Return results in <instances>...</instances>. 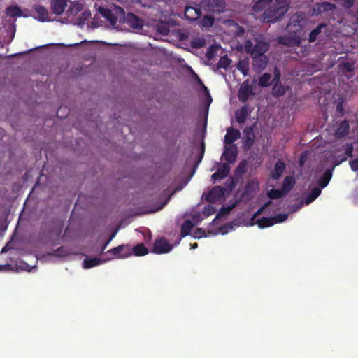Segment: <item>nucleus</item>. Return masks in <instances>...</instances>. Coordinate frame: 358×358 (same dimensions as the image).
Returning <instances> with one entry per match:
<instances>
[{"mask_svg":"<svg viewBox=\"0 0 358 358\" xmlns=\"http://www.w3.org/2000/svg\"><path fill=\"white\" fill-rule=\"evenodd\" d=\"M257 224L260 229L269 227L274 225L273 217H262L257 220Z\"/></svg>","mask_w":358,"mask_h":358,"instance_id":"cd10ccee","label":"nucleus"},{"mask_svg":"<svg viewBox=\"0 0 358 358\" xmlns=\"http://www.w3.org/2000/svg\"><path fill=\"white\" fill-rule=\"evenodd\" d=\"M252 66L255 71L264 69L268 62L267 56H252Z\"/></svg>","mask_w":358,"mask_h":358,"instance_id":"f8f14e48","label":"nucleus"},{"mask_svg":"<svg viewBox=\"0 0 358 358\" xmlns=\"http://www.w3.org/2000/svg\"><path fill=\"white\" fill-rule=\"evenodd\" d=\"M203 87H204L205 90L207 92L208 94L209 95V92H208L207 87L205 86H203Z\"/></svg>","mask_w":358,"mask_h":358,"instance_id":"0e129e2a","label":"nucleus"},{"mask_svg":"<svg viewBox=\"0 0 358 358\" xmlns=\"http://www.w3.org/2000/svg\"><path fill=\"white\" fill-rule=\"evenodd\" d=\"M326 27V24L324 23L320 24L315 29H313L310 34H309V38L308 41L310 43L315 42L319 34L321 33L322 28H324Z\"/></svg>","mask_w":358,"mask_h":358,"instance_id":"473e14b6","label":"nucleus"},{"mask_svg":"<svg viewBox=\"0 0 358 358\" xmlns=\"http://www.w3.org/2000/svg\"><path fill=\"white\" fill-rule=\"evenodd\" d=\"M5 252V248H3L1 250V252Z\"/></svg>","mask_w":358,"mask_h":358,"instance_id":"69168bd1","label":"nucleus"},{"mask_svg":"<svg viewBox=\"0 0 358 358\" xmlns=\"http://www.w3.org/2000/svg\"><path fill=\"white\" fill-rule=\"evenodd\" d=\"M321 194V189L317 187H313L310 192L305 198V203L308 205L313 202Z\"/></svg>","mask_w":358,"mask_h":358,"instance_id":"5701e85b","label":"nucleus"},{"mask_svg":"<svg viewBox=\"0 0 358 358\" xmlns=\"http://www.w3.org/2000/svg\"><path fill=\"white\" fill-rule=\"evenodd\" d=\"M289 87L285 86L281 84H275L273 86V95L275 97L282 96L285 94L287 91L288 90Z\"/></svg>","mask_w":358,"mask_h":358,"instance_id":"b1692460","label":"nucleus"},{"mask_svg":"<svg viewBox=\"0 0 358 358\" xmlns=\"http://www.w3.org/2000/svg\"><path fill=\"white\" fill-rule=\"evenodd\" d=\"M148 253V248L143 244H138L131 248V255L143 256Z\"/></svg>","mask_w":358,"mask_h":358,"instance_id":"c756f323","label":"nucleus"},{"mask_svg":"<svg viewBox=\"0 0 358 358\" xmlns=\"http://www.w3.org/2000/svg\"><path fill=\"white\" fill-rule=\"evenodd\" d=\"M285 169V162L281 159H278L275 164L274 169L271 173V177L274 180H278L282 175Z\"/></svg>","mask_w":358,"mask_h":358,"instance_id":"dca6fc26","label":"nucleus"},{"mask_svg":"<svg viewBox=\"0 0 358 358\" xmlns=\"http://www.w3.org/2000/svg\"><path fill=\"white\" fill-rule=\"evenodd\" d=\"M238 69L244 75L247 76L248 72V66L240 62L237 66Z\"/></svg>","mask_w":358,"mask_h":358,"instance_id":"49530a36","label":"nucleus"},{"mask_svg":"<svg viewBox=\"0 0 358 358\" xmlns=\"http://www.w3.org/2000/svg\"><path fill=\"white\" fill-rule=\"evenodd\" d=\"M69 110L67 107L60 106L57 110V115L60 118H63L69 115Z\"/></svg>","mask_w":358,"mask_h":358,"instance_id":"ea45409f","label":"nucleus"},{"mask_svg":"<svg viewBox=\"0 0 358 358\" xmlns=\"http://www.w3.org/2000/svg\"><path fill=\"white\" fill-rule=\"evenodd\" d=\"M238 155L237 148L235 145L231 146H225L222 157L230 164L236 162Z\"/></svg>","mask_w":358,"mask_h":358,"instance_id":"1a4fd4ad","label":"nucleus"},{"mask_svg":"<svg viewBox=\"0 0 358 358\" xmlns=\"http://www.w3.org/2000/svg\"><path fill=\"white\" fill-rule=\"evenodd\" d=\"M125 22L135 29H141L143 27V21L133 13H128L125 16Z\"/></svg>","mask_w":358,"mask_h":358,"instance_id":"0eeeda50","label":"nucleus"},{"mask_svg":"<svg viewBox=\"0 0 358 358\" xmlns=\"http://www.w3.org/2000/svg\"><path fill=\"white\" fill-rule=\"evenodd\" d=\"M288 218L287 214L280 213L273 217L274 224L277 223H281L285 222Z\"/></svg>","mask_w":358,"mask_h":358,"instance_id":"a19ab883","label":"nucleus"},{"mask_svg":"<svg viewBox=\"0 0 358 358\" xmlns=\"http://www.w3.org/2000/svg\"><path fill=\"white\" fill-rule=\"evenodd\" d=\"M244 143L245 145L250 148L255 142V135L252 127H246L244 131Z\"/></svg>","mask_w":358,"mask_h":358,"instance_id":"aec40b11","label":"nucleus"},{"mask_svg":"<svg viewBox=\"0 0 358 358\" xmlns=\"http://www.w3.org/2000/svg\"><path fill=\"white\" fill-rule=\"evenodd\" d=\"M344 67L345 69L348 71V72H350L353 70V67H352V65L349 63V62H346L344 64Z\"/></svg>","mask_w":358,"mask_h":358,"instance_id":"4d7b16f0","label":"nucleus"},{"mask_svg":"<svg viewBox=\"0 0 358 358\" xmlns=\"http://www.w3.org/2000/svg\"><path fill=\"white\" fill-rule=\"evenodd\" d=\"M198 247V244L197 243H194L192 245V248H196Z\"/></svg>","mask_w":358,"mask_h":358,"instance_id":"680f3d73","label":"nucleus"},{"mask_svg":"<svg viewBox=\"0 0 358 358\" xmlns=\"http://www.w3.org/2000/svg\"><path fill=\"white\" fill-rule=\"evenodd\" d=\"M248 115V105L245 104L236 112V119L238 124H243L245 122Z\"/></svg>","mask_w":358,"mask_h":358,"instance_id":"412c9836","label":"nucleus"},{"mask_svg":"<svg viewBox=\"0 0 358 358\" xmlns=\"http://www.w3.org/2000/svg\"><path fill=\"white\" fill-rule=\"evenodd\" d=\"M287 11L285 6H273L267 8L262 15V20L265 23L275 22Z\"/></svg>","mask_w":358,"mask_h":358,"instance_id":"f257e3e1","label":"nucleus"},{"mask_svg":"<svg viewBox=\"0 0 358 358\" xmlns=\"http://www.w3.org/2000/svg\"><path fill=\"white\" fill-rule=\"evenodd\" d=\"M214 17L212 15H205L201 21V25L205 28L211 27L214 24Z\"/></svg>","mask_w":358,"mask_h":358,"instance_id":"c9c22d12","label":"nucleus"},{"mask_svg":"<svg viewBox=\"0 0 358 358\" xmlns=\"http://www.w3.org/2000/svg\"><path fill=\"white\" fill-rule=\"evenodd\" d=\"M251 95H254L252 87L248 84V80H245L239 88L238 92V100L241 103H245Z\"/></svg>","mask_w":358,"mask_h":358,"instance_id":"39448f33","label":"nucleus"},{"mask_svg":"<svg viewBox=\"0 0 358 358\" xmlns=\"http://www.w3.org/2000/svg\"><path fill=\"white\" fill-rule=\"evenodd\" d=\"M231 62V60L227 57V56H223L222 57L217 64V69H227V67L230 65Z\"/></svg>","mask_w":358,"mask_h":358,"instance_id":"e433bc0d","label":"nucleus"},{"mask_svg":"<svg viewBox=\"0 0 358 358\" xmlns=\"http://www.w3.org/2000/svg\"><path fill=\"white\" fill-rule=\"evenodd\" d=\"M113 255L112 258H127L131 256V248L129 245H120L107 251Z\"/></svg>","mask_w":358,"mask_h":358,"instance_id":"7ed1b4c3","label":"nucleus"},{"mask_svg":"<svg viewBox=\"0 0 358 358\" xmlns=\"http://www.w3.org/2000/svg\"><path fill=\"white\" fill-rule=\"evenodd\" d=\"M253 43L250 41H247L245 43V50L247 53H250L251 56L252 55V52L254 50Z\"/></svg>","mask_w":358,"mask_h":358,"instance_id":"a18cd8bd","label":"nucleus"},{"mask_svg":"<svg viewBox=\"0 0 358 358\" xmlns=\"http://www.w3.org/2000/svg\"><path fill=\"white\" fill-rule=\"evenodd\" d=\"M99 12L112 25H115L117 23V18L111 10H110L108 8L100 7L99 8Z\"/></svg>","mask_w":358,"mask_h":358,"instance_id":"a211bd4d","label":"nucleus"},{"mask_svg":"<svg viewBox=\"0 0 358 358\" xmlns=\"http://www.w3.org/2000/svg\"><path fill=\"white\" fill-rule=\"evenodd\" d=\"M346 160L347 157L345 156L335 157L333 161L334 166L332 168L334 169L335 166L340 165L342 162H345Z\"/></svg>","mask_w":358,"mask_h":358,"instance_id":"37998d69","label":"nucleus"},{"mask_svg":"<svg viewBox=\"0 0 358 358\" xmlns=\"http://www.w3.org/2000/svg\"><path fill=\"white\" fill-rule=\"evenodd\" d=\"M203 236H206V231L202 229H197L196 231V238H201Z\"/></svg>","mask_w":358,"mask_h":358,"instance_id":"864d4df0","label":"nucleus"},{"mask_svg":"<svg viewBox=\"0 0 358 358\" xmlns=\"http://www.w3.org/2000/svg\"><path fill=\"white\" fill-rule=\"evenodd\" d=\"M336 111L341 114V116L344 115V108L343 102H338L336 106Z\"/></svg>","mask_w":358,"mask_h":358,"instance_id":"603ef678","label":"nucleus"},{"mask_svg":"<svg viewBox=\"0 0 358 358\" xmlns=\"http://www.w3.org/2000/svg\"><path fill=\"white\" fill-rule=\"evenodd\" d=\"M336 6L335 4L324 1L317 4V8L319 13L333 11L336 9Z\"/></svg>","mask_w":358,"mask_h":358,"instance_id":"393cba45","label":"nucleus"},{"mask_svg":"<svg viewBox=\"0 0 358 358\" xmlns=\"http://www.w3.org/2000/svg\"><path fill=\"white\" fill-rule=\"evenodd\" d=\"M280 78H281V73H280V71L278 70L277 69H275L274 77L271 80L272 85H273L275 84H279L280 81Z\"/></svg>","mask_w":358,"mask_h":358,"instance_id":"79ce46f5","label":"nucleus"},{"mask_svg":"<svg viewBox=\"0 0 358 358\" xmlns=\"http://www.w3.org/2000/svg\"><path fill=\"white\" fill-rule=\"evenodd\" d=\"M201 6L208 11L221 13L225 8L224 0H202Z\"/></svg>","mask_w":358,"mask_h":358,"instance_id":"f03ea898","label":"nucleus"},{"mask_svg":"<svg viewBox=\"0 0 358 358\" xmlns=\"http://www.w3.org/2000/svg\"><path fill=\"white\" fill-rule=\"evenodd\" d=\"M204 150H205V145L204 143H202L201 148V152L197 156V164L200 163L204 155Z\"/></svg>","mask_w":358,"mask_h":358,"instance_id":"3c124183","label":"nucleus"},{"mask_svg":"<svg viewBox=\"0 0 358 358\" xmlns=\"http://www.w3.org/2000/svg\"><path fill=\"white\" fill-rule=\"evenodd\" d=\"M268 50V45L266 42L259 41L254 46L252 56H266L264 53Z\"/></svg>","mask_w":358,"mask_h":358,"instance_id":"f3484780","label":"nucleus"},{"mask_svg":"<svg viewBox=\"0 0 358 358\" xmlns=\"http://www.w3.org/2000/svg\"><path fill=\"white\" fill-rule=\"evenodd\" d=\"M278 6H285L288 8V4L287 3V0H275Z\"/></svg>","mask_w":358,"mask_h":358,"instance_id":"6e6d98bb","label":"nucleus"},{"mask_svg":"<svg viewBox=\"0 0 358 358\" xmlns=\"http://www.w3.org/2000/svg\"><path fill=\"white\" fill-rule=\"evenodd\" d=\"M234 187V181L231 180L230 187L232 189Z\"/></svg>","mask_w":358,"mask_h":358,"instance_id":"e2e57ef3","label":"nucleus"},{"mask_svg":"<svg viewBox=\"0 0 358 358\" xmlns=\"http://www.w3.org/2000/svg\"><path fill=\"white\" fill-rule=\"evenodd\" d=\"M273 0H258L253 5L255 11H260L264 9L267 5L270 4Z\"/></svg>","mask_w":358,"mask_h":358,"instance_id":"72a5a7b5","label":"nucleus"},{"mask_svg":"<svg viewBox=\"0 0 358 358\" xmlns=\"http://www.w3.org/2000/svg\"><path fill=\"white\" fill-rule=\"evenodd\" d=\"M6 12L8 16L12 17H20L22 15L21 9L17 6H10L7 7Z\"/></svg>","mask_w":358,"mask_h":358,"instance_id":"2f4dec72","label":"nucleus"},{"mask_svg":"<svg viewBox=\"0 0 358 358\" xmlns=\"http://www.w3.org/2000/svg\"><path fill=\"white\" fill-rule=\"evenodd\" d=\"M265 209V208L262 206L256 213L254 215V217L259 215V214H261L264 210Z\"/></svg>","mask_w":358,"mask_h":358,"instance_id":"13d9d810","label":"nucleus"},{"mask_svg":"<svg viewBox=\"0 0 358 358\" xmlns=\"http://www.w3.org/2000/svg\"><path fill=\"white\" fill-rule=\"evenodd\" d=\"M35 10L37 13L38 19L39 21H49L48 11L45 7L39 6H37Z\"/></svg>","mask_w":358,"mask_h":358,"instance_id":"a878e982","label":"nucleus"},{"mask_svg":"<svg viewBox=\"0 0 358 358\" xmlns=\"http://www.w3.org/2000/svg\"><path fill=\"white\" fill-rule=\"evenodd\" d=\"M248 162L246 160H242L236 169V173H244L247 171Z\"/></svg>","mask_w":358,"mask_h":358,"instance_id":"4c0bfd02","label":"nucleus"},{"mask_svg":"<svg viewBox=\"0 0 358 358\" xmlns=\"http://www.w3.org/2000/svg\"><path fill=\"white\" fill-rule=\"evenodd\" d=\"M272 203V201L270 200V201H268L266 203H265L263 206L266 208L267 207H268Z\"/></svg>","mask_w":358,"mask_h":358,"instance_id":"052dcab7","label":"nucleus"},{"mask_svg":"<svg viewBox=\"0 0 358 358\" xmlns=\"http://www.w3.org/2000/svg\"><path fill=\"white\" fill-rule=\"evenodd\" d=\"M271 74L268 73H264L262 75L259 79V85L261 87H269L271 83Z\"/></svg>","mask_w":358,"mask_h":358,"instance_id":"7c9ffc66","label":"nucleus"},{"mask_svg":"<svg viewBox=\"0 0 358 358\" xmlns=\"http://www.w3.org/2000/svg\"><path fill=\"white\" fill-rule=\"evenodd\" d=\"M115 235V232L105 242V243L103 244V245L101 248L102 252H103L105 250L107 245L109 244V243L111 241V240L114 238Z\"/></svg>","mask_w":358,"mask_h":358,"instance_id":"5fc2aeb1","label":"nucleus"},{"mask_svg":"<svg viewBox=\"0 0 358 358\" xmlns=\"http://www.w3.org/2000/svg\"><path fill=\"white\" fill-rule=\"evenodd\" d=\"M350 131V123L348 120H343L338 125L334 132L336 138L341 139L345 137Z\"/></svg>","mask_w":358,"mask_h":358,"instance_id":"6e6552de","label":"nucleus"},{"mask_svg":"<svg viewBox=\"0 0 358 358\" xmlns=\"http://www.w3.org/2000/svg\"><path fill=\"white\" fill-rule=\"evenodd\" d=\"M3 266H0V271L2 269Z\"/></svg>","mask_w":358,"mask_h":358,"instance_id":"338daca9","label":"nucleus"},{"mask_svg":"<svg viewBox=\"0 0 358 358\" xmlns=\"http://www.w3.org/2000/svg\"><path fill=\"white\" fill-rule=\"evenodd\" d=\"M193 227L192 221L189 220H185L181 225L180 236L183 238L188 236Z\"/></svg>","mask_w":358,"mask_h":358,"instance_id":"c85d7f7f","label":"nucleus"},{"mask_svg":"<svg viewBox=\"0 0 358 358\" xmlns=\"http://www.w3.org/2000/svg\"><path fill=\"white\" fill-rule=\"evenodd\" d=\"M173 248L172 245L164 237L157 239L153 245L152 252L156 254L167 253Z\"/></svg>","mask_w":358,"mask_h":358,"instance_id":"20e7f679","label":"nucleus"},{"mask_svg":"<svg viewBox=\"0 0 358 358\" xmlns=\"http://www.w3.org/2000/svg\"><path fill=\"white\" fill-rule=\"evenodd\" d=\"M230 172V167L227 164H224L220 166L217 171L211 176L213 180H220L229 175Z\"/></svg>","mask_w":358,"mask_h":358,"instance_id":"4468645a","label":"nucleus"},{"mask_svg":"<svg viewBox=\"0 0 358 358\" xmlns=\"http://www.w3.org/2000/svg\"><path fill=\"white\" fill-rule=\"evenodd\" d=\"M185 17L189 21H195L201 15V10L196 6H186L184 12Z\"/></svg>","mask_w":358,"mask_h":358,"instance_id":"9d476101","label":"nucleus"},{"mask_svg":"<svg viewBox=\"0 0 358 358\" xmlns=\"http://www.w3.org/2000/svg\"><path fill=\"white\" fill-rule=\"evenodd\" d=\"M333 170H334V168L327 169L324 171L323 175L319 178L317 182H318L319 186L321 188H324L328 185L330 180L331 179V177H332Z\"/></svg>","mask_w":358,"mask_h":358,"instance_id":"6ab92c4d","label":"nucleus"},{"mask_svg":"<svg viewBox=\"0 0 358 358\" xmlns=\"http://www.w3.org/2000/svg\"><path fill=\"white\" fill-rule=\"evenodd\" d=\"M352 152H353V146L351 143H347L346 148L345 150V157H352Z\"/></svg>","mask_w":358,"mask_h":358,"instance_id":"de8ad7c7","label":"nucleus"},{"mask_svg":"<svg viewBox=\"0 0 358 358\" xmlns=\"http://www.w3.org/2000/svg\"><path fill=\"white\" fill-rule=\"evenodd\" d=\"M70 0H51V9L55 15H62Z\"/></svg>","mask_w":358,"mask_h":358,"instance_id":"9b49d317","label":"nucleus"},{"mask_svg":"<svg viewBox=\"0 0 358 358\" xmlns=\"http://www.w3.org/2000/svg\"><path fill=\"white\" fill-rule=\"evenodd\" d=\"M225 188L222 186H215L206 196V200L210 203H215L223 198Z\"/></svg>","mask_w":358,"mask_h":358,"instance_id":"423d86ee","label":"nucleus"},{"mask_svg":"<svg viewBox=\"0 0 358 358\" xmlns=\"http://www.w3.org/2000/svg\"><path fill=\"white\" fill-rule=\"evenodd\" d=\"M285 195H286V194L284 192V191L282 189H271L268 192V196L271 199H278L285 196Z\"/></svg>","mask_w":358,"mask_h":358,"instance_id":"f704fd0d","label":"nucleus"},{"mask_svg":"<svg viewBox=\"0 0 358 358\" xmlns=\"http://www.w3.org/2000/svg\"><path fill=\"white\" fill-rule=\"evenodd\" d=\"M103 261L98 258L94 257L90 259H85L83 261V268H91L92 267L96 266L101 264Z\"/></svg>","mask_w":358,"mask_h":358,"instance_id":"bb28decb","label":"nucleus"},{"mask_svg":"<svg viewBox=\"0 0 358 358\" xmlns=\"http://www.w3.org/2000/svg\"><path fill=\"white\" fill-rule=\"evenodd\" d=\"M350 166L353 171H358V158L351 160L350 162Z\"/></svg>","mask_w":358,"mask_h":358,"instance_id":"09e8293b","label":"nucleus"},{"mask_svg":"<svg viewBox=\"0 0 358 358\" xmlns=\"http://www.w3.org/2000/svg\"><path fill=\"white\" fill-rule=\"evenodd\" d=\"M215 212V209L213 206L208 205V206L205 207L204 209V215L208 216L212 214H213Z\"/></svg>","mask_w":358,"mask_h":358,"instance_id":"8fccbe9b","label":"nucleus"},{"mask_svg":"<svg viewBox=\"0 0 358 358\" xmlns=\"http://www.w3.org/2000/svg\"><path fill=\"white\" fill-rule=\"evenodd\" d=\"M234 205H231L227 207H222L219 211V213L217 215V217L224 216L225 215L229 214L231 210L234 208Z\"/></svg>","mask_w":358,"mask_h":358,"instance_id":"58836bf2","label":"nucleus"},{"mask_svg":"<svg viewBox=\"0 0 358 358\" xmlns=\"http://www.w3.org/2000/svg\"><path fill=\"white\" fill-rule=\"evenodd\" d=\"M258 184L255 183L254 181L250 180L249 181L244 189V191L241 194V197L243 199H251L255 196L256 192L255 189L257 187Z\"/></svg>","mask_w":358,"mask_h":358,"instance_id":"ddd939ff","label":"nucleus"},{"mask_svg":"<svg viewBox=\"0 0 358 358\" xmlns=\"http://www.w3.org/2000/svg\"><path fill=\"white\" fill-rule=\"evenodd\" d=\"M240 136L241 133L239 130L230 127L227 130V134L224 136V143L227 145L232 144L240 138Z\"/></svg>","mask_w":358,"mask_h":358,"instance_id":"2eb2a0df","label":"nucleus"},{"mask_svg":"<svg viewBox=\"0 0 358 358\" xmlns=\"http://www.w3.org/2000/svg\"><path fill=\"white\" fill-rule=\"evenodd\" d=\"M278 41L280 43H282V44H287V43L285 42V38H283V37H280L278 38Z\"/></svg>","mask_w":358,"mask_h":358,"instance_id":"bf43d9fd","label":"nucleus"},{"mask_svg":"<svg viewBox=\"0 0 358 358\" xmlns=\"http://www.w3.org/2000/svg\"><path fill=\"white\" fill-rule=\"evenodd\" d=\"M295 184L296 181L294 177L286 176L282 182V189L287 194L292 190Z\"/></svg>","mask_w":358,"mask_h":358,"instance_id":"4be33fe9","label":"nucleus"},{"mask_svg":"<svg viewBox=\"0 0 358 358\" xmlns=\"http://www.w3.org/2000/svg\"><path fill=\"white\" fill-rule=\"evenodd\" d=\"M216 55V50L211 46L208 48L206 52V57L208 60H211Z\"/></svg>","mask_w":358,"mask_h":358,"instance_id":"c03bdc74","label":"nucleus"}]
</instances>
